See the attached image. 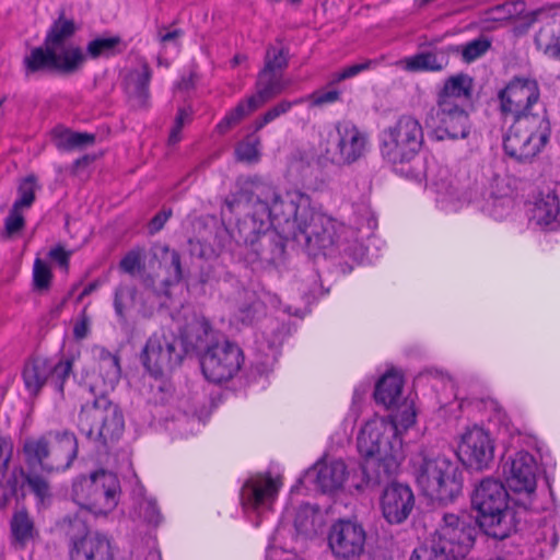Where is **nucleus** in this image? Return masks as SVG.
Returning a JSON list of instances; mask_svg holds the SVG:
<instances>
[{
    "mask_svg": "<svg viewBox=\"0 0 560 560\" xmlns=\"http://www.w3.org/2000/svg\"><path fill=\"white\" fill-rule=\"evenodd\" d=\"M249 196L241 194L234 201H226L231 211L243 207L246 210L230 234L231 242L224 247L233 249L232 242L245 246L257 259L277 264L284 255L282 237L271 228L287 237L304 244L310 249L340 247L338 230H345L334 219L315 212L308 195L300 190L280 192L275 186L259 178L252 180Z\"/></svg>",
    "mask_w": 560,
    "mask_h": 560,
    "instance_id": "f257e3e1",
    "label": "nucleus"
},
{
    "mask_svg": "<svg viewBox=\"0 0 560 560\" xmlns=\"http://www.w3.org/2000/svg\"><path fill=\"white\" fill-rule=\"evenodd\" d=\"M93 353L98 360L97 370L88 385L95 399L82 407L78 425L89 440L105 446L118 441L125 429L120 409L107 398L119 382L120 366L117 357L102 347L94 348Z\"/></svg>",
    "mask_w": 560,
    "mask_h": 560,
    "instance_id": "f03ea898",
    "label": "nucleus"
},
{
    "mask_svg": "<svg viewBox=\"0 0 560 560\" xmlns=\"http://www.w3.org/2000/svg\"><path fill=\"white\" fill-rule=\"evenodd\" d=\"M401 446L395 423L387 418L373 417L365 422L358 435V450L364 457L363 472L369 481L380 483L396 472Z\"/></svg>",
    "mask_w": 560,
    "mask_h": 560,
    "instance_id": "7ed1b4c3",
    "label": "nucleus"
},
{
    "mask_svg": "<svg viewBox=\"0 0 560 560\" xmlns=\"http://www.w3.org/2000/svg\"><path fill=\"white\" fill-rule=\"evenodd\" d=\"M471 505L478 512V523L486 535L505 539L516 530V512L510 505L504 485L493 478H485L471 494Z\"/></svg>",
    "mask_w": 560,
    "mask_h": 560,
    "instance_id": "20e7f679",
    "label": "nucleus"
},
{
    "mask_svg": "<svg viewBox=\"0 0 560 560\" xmlns=\"http://www.w3.org/2000/svg\"><path fill=\"white\" fill-rule=\"evenodd\" d=\"M477 528L466 514L446 513L429 545L416 548L410 560H457L474 546Z\"/></svg>",
    "mask_w": 560,
    "mask_h": 560,
    "instance_id": "39448f33",
    "label": "nucleus"
},
{
    "mask_svg": "<svg viewBox=\"0 0 560 560\" xmlns=\"http://www.w3.org/2000/svg\"><path fill=\"white\" fill-rule=\"evenodd\" d=\"M413 474L422 492L432 500L452 502L462 493L463 472L458 464L446 455H417Z\"/></svg>",
    "mask_w": 560,
    "mask_h": 560,
    "instance_id": "423d86ee",
    "label": "nucleus"
},
{
    "mask_svg": "<svg viewBox=\"0 0 560 560\" xmlns=\"http://www.w3.org/2000/svg\"><path fill=\"white\" fill-rule=\"evenodd\" d=\"M550 137V124L546 110L517 115L509 128L503 148L508 155L525 162L535 158L546 145Z\"/></svg>",
    "mask_w": 560,
    "mask_h": 560,
    "instance_id": "0eeeda50",
    "label": "nucleus"
},
{
    "mask_svg": "<svg viewBox=\"0 0 560 560\" xmlns=\"http://www.w3.org/2000/svg\"><path fill=\"white\" fill-rule=\"evenodd\" d=\"M423 129L418 119L409 115L384 129L380 140L382 158L394 167L411 162L423 143Z\"/></svg>",
    "mask_w": 560,
    "mask_h": 560,
    "instance_id": "6e6552de",
    "label": "nucleus"
},
{
    "mask_svg": "<svg viewBox=\"0 0 560 560\" xmlns=\"http://www.w3.org/2000/svg\"><path fill=\"white\" fill-rule=\"evenodd\" d=\"M85 62V54L75 44L44 45L32 48L23 58L26 77L48 72L72 74Z\"/></svg>",
    "mask_w": 560,
    "mask_h": 560,
    "instance_id": "1a4fd4ad",
    "label": "nucleus"
},
{
    "mask_svg": "<svg viewBox=\"0 0 560 560\" xmlns=\"http://www.w3.org/2000/svg\"><path fill=\"white\" fill-rule=\"evenodd\" d=\"M511 187L506 179L494 172L491 166L481 168L480 177H476L470 202L483 213L495 220L506 218L513 208Z\"/></svg>",
    "mask_w": 560,
    "mask_h": 560,
    "instance_id": "9d476101",
    "label": "nucleus"
},
{
    "mask_svg": "<svg viewBox=\"0 0 560 560\" xmlns=\"http://www.w3.org/2000/svg\"><path fill=\"white\" fill-rule=\"evenodd\" d=\"M320 145L331 162L350 165L365 155L369 137L352 121L342 120L327 131Z\"/></svg>",
    "mask_w": 560,
    "mask_h": 560,
    "instance_id": "9b49d317",
    "label": "nucleus"
},
{
    "mask_svg": "<svg viewBox=\"0 0 560 560\" xmlns=\"http://www.w3.org/2000/svg\"><path fill=\"white\" fill-rule=\"evenodd\" d=\"M288 85L289 82L283 79L281 72L262 69L258 74L256 93L241 101L233 109L228 112L217 125V129L220 133L226 132L268 100L280 94Z\"/></svg>",
    "mask_w": 560,
    "mask_h": 560,
    "instance_id": "f8f14e48",
    "label": "nucleus"
},
{
    "mask_svg": "<svg viewBox=\"0 0 560 560\" xmlns=\"http://www.w3.org/2000/svg\"><path fill=\"white\" fill-rule=\"evenodd\" d=\"M73 358L63 357L58 361L46 358H34L26 362L23 370V381L26 390L37 396L46 384L54 386L62 395L66 381L72 372Z\"/></svg>",
    "mask_w": 560,
    "mask_h": 560,
    "instance_id": "ddd939ff",
    "label": "nucleus"
},
{
    "mask_svg": "<svg viewBox=\"0 0 560 560\" xmlns=\"http://www.w3.org/2000/svg\"><path fill=\"white\" fill-rule=\"evenodd\" d=\"M184 351L179 340L165 330L154 332L147 341L141 359L145 369L155 377L180 364Z\"/></svg>",
    "mask_w": 560,
    "mask_h": 560,
    "instance_id": "4468645a",
    "label": "nucleus"
},
{
    "mask_svg": "<svg viewBox=\"0 0 560 560\" xmlns=\"http://www.w3.org/2000/svg\"><path fill=\"white\" fill-rule=\"evenodd\" d=\"M244 355L242 349L233 342H217L201 357L205 377L213 383L231 380L242 368Z\"/></svg>",
    "mask_w": 560,
    "mask_h": 560,
    "instance_id": "2eb2a0df",
    "label": "nucleus"
},
{
    "mask_svg": "<svg viewBox=\"0 0 560 560\" xmlns=\"http://www.w3.org/2000/svg\"><path fill=\"white\" fill-rule=\"evenodd\" d=\"M365 539L366 534L361 524L339 520L330 527L328 546L338 560H353L363 553Z\"/></svg>",
    "mask_w": 560,
    "mask_h": 560,
    "instance_id": "dca6fc26",
    "label": "nucleus"
},
{
    "mask_svg": "<svg viewBox=\"0 0 560 560\" xmlns=\"http://www.w3.org/2000/svg\"><path fill=\"white\" fill-rule=\"evenodd\" d=\"M467 107L435 104L430 112V119L435 126L434 133L438 140L466 139L469 136L471 121Z\"/></svg>",
    "mask_w": 560,
    "mask_h": 560,
    "instance_id": "f3484780",
    "label": "nucleus"
},
{
    "mask_svg": "<svg viewBox=\"0 0 560 560\" xmlns=\"http://www.w3.org/2000/svg\"><path fill=\"white\" fill-rule=\"evenodd\" d=\"M458 456L475 469L487 468L494 457V442L489 432L477 425L467 429L458 444Z\"/></svg>",
    "mask_w": 560,
    "mask_h": 560,
    "instance_id": "a211bd4d",
    "label": "nucleus"
},
{
    "mask_svg": "<svg viewBox=\"0 0 560 560\" xmlns=\"http://www.w3.org/2000/svg\"><path fill=\"white\" fill-rule=\"evenodd\" d=\"M538 466L528 452H517L503 465V472L509 488L520 494L530 495L536 490Z\"/></svg>",
    "mask_w": 560,
    "mask_h": 560,
    "instance_id": "6ab92c4d",
    "label": "nucleus"
},
{
    "mask_svg": "<svg viewBox=\"0 0 560 560\" xmlns=\"http://www.w3.org/2000/svg\"><path fill=\"white\" fill-rule=\"evenodd\" d=\"M501 109L517 117L532 113V107L539 100L538 83L534 79L515 78L499 94Z\"/></svg>",
    "mask_w": 560,
    "mask_h": 560,
    "instance_id": "aec40b11",
    "label": "nucleus"
},
{
    "mask_svg": "<svg viewBox=\"0 0 560 560\" xmlns=\"http://www.w3.org/2000/svg\"><path fill=\"white\" fill-rule=\"evenodd\" d=\"M282 486L280 478L267 475L250 477L242 487L241 502L245 510H268Z\"/></svg>",
    "mask_w": 560,
    "mask_h": 560,
    "instance_id": "412c9836",
    "label": "nucleus"
},
{
    "mask_svg": "<svg viewBox=\"0 0 560 560\" xmlns=\"http://www.w3.org/2000/svg\"><path fill=\"white\" fill-rule=\"evenodd\" d=\"M380 505L383 517L389 524H401L413 510L415 495L408 486L394 482L384 489Z\"/></svg>",
    "mask_w": 560,
    "mask_h": 560,
    "instance_id": "4be33fe9",
    "label": "nucleus"
},
{
    "mask_svg": "<svg viewBox=\"0 0 560 560\" xmlns=\"http://www.w3.org/2000/svg\"><path fill=\"white\" fill-rule=\"evenodd\" d=\"M49 453L46 471H60L70 467L78 454V441L72 432L48 433Z\"/></svg>",
    "mask_w": 560,
    "mask_h": 560,
    "instance_id": "5701e85b",
    "label": "nucleus"
},
{
    "mask_svg": "<svg viewBox=\"0 0 560 560\" xmlns=\"http://www.w3.org/2000/svg\"><path fill=\"white\" fill-rule=\"evenodd\" d=\"M347 466L341 459L317 460L305 474V479L314 482L322 492L340 489L347 479Z\"/></svg>",
    "mask_w": 560,
    "mask_h": 560,
    "instance_id": "b1692460",
    "label": "nucleus"
},
{
    "mask_svg": "<svg viewBox=\"0 0 560 560\" xmlns=\"http://www.w3.org/2000/svg\"><path fill=\"white\" fill-rule=\"evenodd\" d=\"M214 340V331L209 322L198 315H194L180 329L179 346L184 354L189 351H207Z\"/></svg>",
    "mask_w": 560,
    "mask_h": 560,
    "instance_id": "393cba45",
    "label": "nucleus"
},
{
    "mask_svg": "<svg viewBox=\"0 0 560 560\" xmlns=\"http://www.w3.org/2000/svg\"><path fill=\"white\" fill-rule=\"evenodd\" d=\"M96 485L98 488L91 498L89 512L97 516L107 515L119 502L120 482L115 474L101 470V478Z\"/></svg>",
    "mask_w": 560,
    "mask_h": 560,
    "instance_id": "a878e982",
    "label": "nucleus"
},
{
    "mask_svg": "<svg viewBox=\"0 0 560 560\" xmlns=\"http://www.w3.org/2000/svg\"><path fill=\"white\" fill-rule=\"evenodd\" d=\"M472 92V78L466 73H457L444 81L442 88L436 93L435 104L468 106Z\"/></svg>",
    "mask_w": 560,
    "mask_h": 560,
    "instance_id": "bb28decb",
    "label": "nucleus"
},
{
    "mask_svg": "<svg viewBox=\"0 0 560 560\" xmlns=\"http://www.w3.org/2000/svg\"><path fill=\"white\" fill-rule=\"evenodd\" d=\"M70 560H113L109 539L100 533L75 539L69 548Z\"/></svg>",
    "mask_w": 560,
    "mask_h": 560,
    "instance_id": "cd10ccee",
    "label": "nucleus"
},
{
    "mask_svg": "<svg viewBox=\"0 0 560 560\" xmlns=\"http://www.w3.org/2000/svg\"><path fill=\"white\" fill-rule=\"evenodd\" d=\"M152 70L147 61H141L139 67L128 71L125 78V89L132 102V106L147 108L149 106V84Z\"/></svg>",
    "mask_w": 560,
    "mask_h": 560,
    "instance_id": "c85d7f7f",
    "label": "nucleus"
},
{
    "mask_svg": "<svg viewBox=\"0 0 560 560\" xmlns=\"http://www.w3.org/2000/svg\"><path fill=\"white\" fill-rule=\"evenodd\" d=\"M529 221L535 225L547 228L556 222L560 213V200L556 191L547 189L535 199L529 210Z\"/></svg>",
    "mask_w": 560,
    "mask_h": 560,
    "instance_id": "c756f323",
    "label": "nucleus"
},
{
    "mask_svg": "<svg viewBox=\"0 0 560 560\" xmlns=\"http://www.w3.org/2000/svg\"><path fill=\"white\" fill-rule=\"evenodd\" d=\"M534 43L546 57L560 61V24L550 22L541 26Z\"/></svg>",
    "mask_w": 560,
    "mask_h": 560,
    "instance_id": "7c9ffc66",
    "label": "nucleus"
},
{
    "mask_svg": "<svg viewBox=\"0 0 560 560\" xmlns=\"http://www.w3.org/2000/svg\"><path fill=\"white\" fill-rule=\"evenodd\" d=\"M402 378L398 373H386L376 384L375 400L387 408L393 407L400 397Z\"/></svg>",
    "mask_w": 560,
    "mask_h": 560,
    "instance_id": "2f4dec72",
    "label": "nucleus"
},
{
    "mask_svg": "<svg viewBox=\"0 0 560 560\" xmlns=\"http://www.w3.org/2000/svg\"><path fill=\"white\" fill-rule=\"evenodd\" d=\"M400 66L409 72H440L445 69L448 61L446 58H439L435 52L423 51L402 59Z\"/></svg>",
    "mask_w": 560,
    "mask_h": 560,
    "instance_id": "473e14b6",
    "label": "nucleus"
},
{
    "mask_svg": "<svg viewBox=\"0 0 560 560\" xmlns=\"http://www.w3.org/2000/svg\"><path fill=\"white\" fill-rule=\"evenodd\" d=\"M101 478V470L91 474L89 477L82 476L77 478L72 483L71 498L75 504L82 510L89 511L91 505V498L97 490V485Z\"/></svg>",
    "mask_w": 560,
    "mask_h": 560,
    "instance_id": "72a5a7b5",
    "label": "nucleus"
},
{
    "mask_svg": "<svg viewBox=\"0 0 560 560\" xmlns=\"http://www.w3.org/2000/svg\"><path fill=\"white\" fill-rule=\"evenodd\" d=\"M125 49L120 36L97 37L88 43L85 59H97L101 57H112Z\"/></svg>",
    "mask_w": 560,
    "mask_h": 560,
    "instance_id": "f704fd0d",
    "label": "nucleus"
},
{
    "mask_svg": "<svg viewBox=\"0 0 560 560\" xmlns=\"http://www.w3.org/2000/svg\"><path fill=\"white\" fill-rule=\"evenodd\" d=\"M322 525V516L317 509L310 504L301 505L295 514L294 527L300 535L313 536Z\"/></svg>",
    "mask_w": 560,
    "mask_h": 560,
    "instance_id": "c9c22d12",
    "label": "nucleus"
},
{
    "mask_svg": "<svg viewBox=\"0 0 560 560\" xmlns=\"http://www.w3.org/2000/svg\"><path fill=\"white\" fill-rule=\"evenodd\" d=\"M23 452L31 467L39 466L45 470V462L48 460L49 453L48 434L36 439H27L24 442Z\"/></svg>",
    "mask_w": 560,
    "mask_h": 560,
    "instance_id": "e433bc0d",
    "label": "nucleus"
},
{
    "mask_svg": "<svg viewBox=\"0 0 560 560\" xmlns=\"http://www.w3.org/2000/svg\"><path fill=\"white\" fill-rule=\"evenodd\" d=\"M75 33V25L72 20L60 16L52 23L44 40V45L74 44L71 38Z\"/></svg>",
    "mask_w": 560,
    "mask_h": 560,
    "instance_id": "4c0bfd02",
    "label": "nucleus"
},
{
    "mask_svg": "<svg viewBox=\"0 0 560 560\" xmlns=\"http://www.w3.org/2000/svg\"><path fill=\"white\" fill-rule=\"evenodd\" d=\"M137 290L133 285L120 283L114 292V310L120 322H126V314L136 305Z\"/></svg>",
    "mask_w": 560,
    "mask_h": 560,
    "instance_id": "58836bf2",
    "label": "nucleus"
},
{
    "mask_svg": "<svg viewBox=\"0 0 560 560\" xmlns=\"http://www.w3.org/2000/svg\"><path fill=\"white\" fill-rule=\"evenodd\" d=\"M58 529L68 536L71 544L75 539H80L84 535H90L86 522L81 517L80 513L67 514L57 523Z\"/></svg>",
    "mask_w": 560,
    "mask_h": 560,
    "instance_id": "ea45409f",
    "label": "nucleus"
},
{
    "mask_svg": "<svg viewBox=\"0 0 560 560\" xmlns=\"http://www.w3.org/2000/svg\"><path fill=\"white\" fill-rule=\"evenodd\" d=\"M304 103V98L300 97L295 101H287L283 100L279 102L277 105L268 109L261 117L257 118L254 122V129L255 131H259L262 129L266 125L270 124L281 115L287 114L292 106Z\"/></svg>",
    "mask_w": 560,
    "mask_h": 560,
    "instance_id": "a19ab883",
    "label": "nucleus"
},
{
    "mask_svg": "<svg viewBox=\"0 0 560 560\" xmlns=\"http://www.w3.org/2000/svg\"><path fill=\"white\" fill-rule=\"evenodd\" d=\"M95 141V136L86 132L63 131L58 138V147L63 150L82 149Z\"/></svg>",
    "mask_w": 560,
    "mask_h": 560,
    "instance_id": "79ce46f5",
    "label": "nucleus"
},
{
    "mask_svg": "<svg viewBox=\"0 0 560 560\" xmlns=\"http://www.w3.org/2000/svg\"><path fill=\"white\" fill-rule=\"evenodd\" d=\"M490 47L491 40L481 36L462 45L456 50L460 51L463 60L469 63L483 56Z\"/></svg>",
    "mask_w": 560,
    "mask_h": 560,
    "instance_id": "37998d69",
    "label": "nucleus"
},
{
    "mask_svg": "<svg viewBox=\"0 0 560 560\" xmlns=\"http://www.w3.org/2000/svg\"><path fill=\"white\" fill-rule=\"evenodd\" d=\"M137 514L144 523L152 526H158L163 520L160 509L152 498L143 497L138 501Z\"/></svg>",
    "mask_w": 560,
    "mask_h": 560,
    "instance_id": "c03bdc74",
    "label": "nucleus"
},
{
    "mask_svg": "<svg viewBox=\"0 0 560 560\" xmlns=\"http://www.w3.org/2000/svg\"><path fill=\"white\" fill-rule=\"evenodd\" d=\"M33 523L24 510L16 511L11 521V532L15 540L24 542L32 536Z\"/></svg>",
    "mask_w": 560,
    "mask_h": 560,
    "instance_id": "a18cd8bd",
    "label": "nucleus"
},
{
    "mask_svg": "<svg viewBox=\"0 0 560 560\" xmlns=\"http://www.w3.org/2000/svg\"><path fill=\"white\" fill-rule=\"evenodd\" d=\"M524 12L525 3L521 0H516L492 8L490 15L493 21H506L521 18Z\"/></svg>",
    "mask_w": 560,
    "mask_h": 560,
    "instance_id": "49530a36",
    "label": "nucleus"
},
{
    "mask_svg": "<svg viewBox=\"0 0 560 560\" xmlns=\"http://www.w3.org/2000/svg\"><path fill=\"white\" fill-rule=\"evenodd\" d=\"M52 273L49 265L36 258L33 266V285L37 291L48 290L51 283Z\"/></svg>",
    "mask_w": 560,
    "mask_h": 560,
    "instance_id": "de8ad7c7",
    "label": "nucleus"
},
{
    "mask_svg": "<svg viewBox=\"0 0 560 560\" xmlns=\"http://www.w3.org/2000/svg\"><path fill=\"white\" fill-rule=\"evenodd\" d=\"M260 140L258 137L250 136L236 148V155L240 161L256 162L259 158Z\"/></svg>",
    "mask_w": 560,
    "mask_h": 560,
    "instance_id": "09e8293b",
    "label": "nucleus"
},
{
    "mask_svg": "<svg viewBox=\"0 0 560 560\" xmlns=\"http://www.w3.org/2000/svg\"><path fill=\"white\" fill-rule=\"evenodd\" d=\"M35 199V180L30 176L25 178L19 187V198L14 201V208L23 210L30 208Z\"/></svg>",
    "mask_w": 560,
    "mask_h": 560,
    "instance_id": "8fccbe9b",
    "label": "nucleus"
},
{
    "mask_svg": "<svg viewBox=\"0 0 560 560\" xmlns=\"http://www.w3.org/2000/svg\"><path fill=\"white\" fill-rule=\"evenodd\" d=\"M388 420L392 421V423H395L397 434L398 428L407 430L416 422V411L413 406L411 404L405 402Z\"/></svg>",
    "mask_w": 560,
    "mask_h": 560,
    "instance_id": "3c124183",
    "label": "nucleus"
},
{
    "mask_svg": "<svg viewBox=\"0 0 560 560\" xmlns=\"http://www.w3.org/2000/svg\"><path fill=\"white\" fill-rule=\"evenodd\" d=\"M288 66V58L282 48L270 47L267 50L265 58V70L278 71L282 73V70Z\"/></svg>",
    "mask_w": 560,
    "mask_h": 560,
    "instance_id": "603ef678",
    "label": "nucleus"
},
{
    "mask_svg": "<svg viewBox=\"0 0 560 560\" xmlns=\"http://www.w3.org/2000/svg\"><path fill=\"white\" fill-rule=\"evenodd\" d=\"M303 98L304 102L308 101L311 103V106L320 107L327 104L336 103L340 98V92L335 89L318 90Z\"/></svg>",
    "mask_w": 560,
    "mask_h": 560,
    "instance_id": "864d4df0",
    "label": "nucleus"
},
{
    "mask_svg": "<svg viewBox=\"0 0 560 560\" xmlns=\"http://www.w3.org/2000/svg\"><path fill=\"white\" fill-rule=\"evenodd\" d=\"M376 65L377 61L375 60H366L364 62L348 66L332 77L331 83H337L353 78L361 73L362 71L369 70Z\"/></svg>",
    "mask_w": 560,
    "mask_h": 560,
    "instance_id": "5fc2aeb1",
    "label": "nucleus"
},
{
    "mask_svg": "<svg viewBox=\"0 0 560 560\" xmlns=\"http://www.w3.org/2000/svg\"><path fill=\"white\" fill-rule=\"evenodd\" d=\"M25 224L23 210L12 207L4 221V230L8 236L20 232Z\"/></svg>",
    "mask_w": 560,
    "mask_h": 560,
    "instance_id": "6e6d98bb",
    "label": "nucleus"
},
{
    "mask_svg": "<svg viewBox=\"0 0 560 560\" xmlns=\"http://www.w3.org/2000/svg\"><path fill=\"white\" fill-rule=\"evenodd\" d=\"M13 453V444L10 439L0 435V474L3 479L10 469V459Z\"/></svg>",
    "mask_w": 560,
    "mask_h": 560,
    "instance_id": "4d7b16f0",
    "label": "nucleus"
},
{
    "mask_svg": "<svg viewBox=\"0 0 560 560\" xmlns=\"http://www.w3.org/2000/svg\"><path fill=\"white\" fill-rule=\"evenodd\" d=\"M119 268L129 275H133L141 268V253L140 250H130L127 253L119 262Z\"/></svg>",
    "mask_w": 560,
    "mask_h": 560,
    "instance_id": "13d9d810",
    "label": "nucleus"
},
{
    "mask_svg": "<svg viewBox=\"0 0 560 560\" xmlns=\"http://www.w3.org/2000/svg\"><path fill=\"white\" fill-rule=\"evenodd\" d=\"M26 480L31 490L40 501L49 497V486L45 479L39 476H28Z\"/></svg>",
    "mask_w": 560,
    "mask_h": 560,
    "instance_id": "bf43d9fd",
    "label": "nucleus"
},
{
    "mask_svg": "<svg viewBox=\"0 0 560 560\" xmlns=\"http://www.w3.org/2000/svg\"><path fill=\"white\" fill-rule=\"evenodd\" d=\"M141 303L139 307V313L143 316H150L153 312L155 305V293L151 290L141 293Z\"/></svg>",
    "mask_w": 560,
    "mask_h": 560,
    "instance_id": "052dcab7",
    "label": "nucleus"
},
{
    "mask_svg": "<svg viewBox=\"0 0 560 560\" xmlns=\"http://www.w3.org/2000/svg\"><path fill=\"white\" fill-rule=\"evenodd\" d=\"M70 255L71 253L67 252L62 246H56L48 253V256L65 270L69 267Z\"/></svg>",
    "mask_w": 560,
    "mask_h": 560,
    "instance_id": "680f3d73",
    "label": "nucleus"
},
{
    "mask_svg": "<svg viewBox=\"0 0 560 560\" xmlns=\"http://www.w3.org/2000/svg\"><path fill=\"white\" fill-rule=\"evenodd\" d=\"M165 254L170 258L171 267L173 268V279L179 281L182 279V266L180 257L176 250H170L167 247L164 248Z\"/></svg>",
    "mask_w": 560,
    "mask_h": 560,
    "instance_id": "e2e57ef3",
    "label": "nucleus"
},
{
    "mask_svg": "<svg viewBox=\"0 0 560 560\" xmlns=\"http://www.w3.org/2000/svg\"><path fill=\"white\" fill-rule=\"evenodd\" d=\"M170 217V213H166V212H160L158 213L156 215H154V218L151 220L150 222V232L151 233H155L158 231H160L163 225L165 224V222L167 221Z\"/></svg>",
    "mask_w": 560,
    "mask_h": 560,
    "instance_id": "0e129e2a",
    "label": "nucleus"
},
{
    "mask_svg": "<svg viewBox=\"0 0 560 560\" xmlns=\"http://www.w3.org/2000/svg\"><path fill=\"white\" fill-rule=\"evenodd\" d=\"M89 332V323L85 318L75 323L73 327V335L77 339H83L88 336Z\"/></svg>",
    "mask_w": 560,
    "mask_h": 560,
    "instance_id": "69168bd1",
    "label": "nucleus"
},
{
    "mask_svg": "<svg viewBox=\"0 0 560 560\" xmlns=\"http://www.w3.org/2000/svg\"><path fill=\"white\" fill-rule=\"evenodd\" d=\"M190 119V113L185 108H180L176 115L174 126L183 128Z\"/></svg>",
    "mask_w": 560,
    "mask_h": 560,
    "instance_id": "338daca9",
    "label": "nucleus"
},
{
    "mask_svg": "<svg viewBox=\"0 0 560 560\" xmlns=\"http://www.w3.org/2000/svg\"><path fill=\"white\" fill-rule=\"evenodd\" d=\"M180 35H182L180 30H174V31L167 32L165 34L160 33L159 39L162 43H167V42H173V40L177 39Z\"/></svg>",
    "mask_w": 560,
    "mask_h": 560,
    "instance_id": "774afa93",
    "label": "nucleus"
}]
</instances>
